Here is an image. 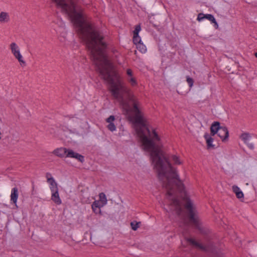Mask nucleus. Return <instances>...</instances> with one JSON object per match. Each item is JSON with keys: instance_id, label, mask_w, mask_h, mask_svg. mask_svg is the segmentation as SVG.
<instances>
[{"instance_id": "obj_1", "label": "nucleus", "mask_w": 257, "mask_h": 257, "mask_svg": "<svg viewBox=\"0 0 257 257\" xmlns=\"http://www.w3.org/2000/svg\"><path fill=\"white\" fill-rule=\"evenodd\" d=\"M132 111L135 113L133 117V123L140 126L136 128L137 133L142 143L144 150L150 153L152 162L154 164L159 180L163 187L167 190V194L172 196L177 188L182 190L184 185L180 179L175 168L172 166L169 160L163 154L159 145L155 142H159L160 137L156 130L151 131L144 121L141 111L136 102H134Z\"/></svg>"}, {"instance_id": "obj_2", "label": "nucleus", "mask_w": 257, "mask_h": 257, "mask_svg": "<svg viewBox=\"0 0 257 257\" xmlns=\"http://www.w3.org/2000/svg\"><path fill=\"white\" fill-rule=\"evenodd\" d=\"M69 17H83V10L72 0H52Z\"/></svg>"}, {"instance_id": "obj_3", "label": "nucleus", "mask_w": 257, "mask_h": 257, "mask_svg": "<svg viewBox=\"0 0 257 257\" xmlns=\"http://www.w3.org/2000/svg\"><path fill=\"white\" fill-rule=\"evenodd\" d=\"M184 207L188 212V216L190 221L194 225L195 228L199 230L201 234H206V232L201 226L198 220V217L195 214V209L193 207V203L189 199L187 200V202L185 203Z\"/></svg>"}, {"instance_id": "obj_4", "label": "nucleus", "mask_w": 257, "mask_h": 257, "mask_svg": "<svg viewBox=\"0 0 257 257\" xmlns=\"http://www.w3.org/2000/svg\"><path fill=\"white\" fill-rule=\"evenodd\" d=\"M10 48L12 54L15 56V58L17 59L20 63V65L22 67H25L26 66V62L23 59V57L21 55L20 49L16 43H12L10 45Z\"/></svg>"}, {"instance_id": "obj_5", "label": "nucleus", "mask_w": 257, "mask_h": 257, "mask_svg": "<svg viewBox=\"0 0 257 257\" xmlns=\"http://www.w3.org/2000/svg\"><path fill=\"white\" fill-rule=\"evenodd\" d=\"M50 190L52 193L51 200L57 205H60L62 201L59 195L57 184L50 186Z\"/></svg>"}, {"instance_id": "obj_6", "label": "nucleus", "mask_w": 257, "mask_h": 257, "mask_svg": "<svg viewBox=\"0 0 257 257\" xmlns=\"http://www.w3.org/2000/svg\"><path fill=\"white\" fill-rule=\"evenodd\" d=\"M204 19H207L210 21L212 23L214 24V27L216 28H217L218 27V24L214 17V16L211 14H204L202 13H200L198 15L197 20L200 22L204 20Z\"/></svg>"}, {"instance_id": "obj_7", "label": "nucleus", "mask_w": 257, "mask_h": 257, "mask_svg": "<svg viewBox=\"0 0 257 257\" xmlns=\"http://www.w3.org/2000/svg\"><path fill=\"white\" fill-rule=\"evenodd\" d=\"M70 150L66 148L60 147L54 150L52 153L59 158H68L67 155Z\"/></svg>"}, {"instance_id": "obj_8", "label": "nucleus", "mask_w": 257, "mask_h": 257, "mask_svg": "<svg viewBox=\"0 0 257 257\" xmlns=\"http://www.w3.org/2000/svg\"><path fill=\"white\" fill-rule=\"evenodd\" d=\"M240 138L243 141L244 143L247 146L249 149L250 150H253L254 149V144L250 142L251 139V136L249 133H242L240 135Z\"/></svg>"}, {"instance_id": "obj_9", "label": "nucleus", "mask_w": 257, "mask_h": 257, "mask_svg": "<svg viewBox=\"0 0 257 257\" xmlns=\"http://www.w3.org/2000/svg\"><path fill=\"white\" fill-rule=\"evenodd\" d=\"M217 134L222 142H225L228 139L229 137V132L227 128L224 126H222Z\"/></svg>"}, {"instance_id": "obj_10", "label": "nucleus", "mask_w": 257, "mask_h": 257, "mask_svg": "<svg viewBox=\"0 0 257 257\" xmlns=\"http://www.w3.org/2000/svg\"><path fill=\"white\" fill-rule=\"evenodd\" d=\"M68 158H75L81 163L84 161V157L77 153L74 152L72 150H69L67 155Z\"/></svg>"}, {"instance_id": "obj_11", "label": "nucleus", "mask_w": 257, "mask_h": 257, "mask_svg": "<svg viewBox=\"0 0 257 257\" xmlns=\"http://www.w3.org/2000/svg\"><path fill=\"white\" fill-rule=\"evenodd\" d=\"M222 126H220L218 121H214L210 127V134L212 136H214L216 134Z\"/></svg>"}, {"instance_id": "obj_12", "label": "nucleus", "mask_w": 257, "mask_h": 257, "mask_svg": "<svg viewBox=\"0 0 257 257\" xmlns=\"http://www.w3.org/2000/svg\"><path fill=\"white\" fill-rule=\"evenodd\" d=\"M115 117L113 115L109 116L106 119V121L109 124L107 125V127L108 130L111 132H113L116 130V126L113 121L114 120Z\"/></svg>"}, {"instance_id": "obj_13", "label": "nucleus", "mask_w": 257, "mask_h": 257, "mask_svg": "<svg viewBox=\"0 0 257 257\" xmlns=\"http://www.w3.org/2000/svg\"><path fill=\"white\" fill-rule=\"evenodd\" d=\"M187 242H189L191 244L195 246L202 250L206 251V247L200 243L197 242L195 240L192 238H188L187 239Z\"/></svg>"}, {"instance_id": "obj_14", "label": "nucleus", "mask_w": 257, "mask_h": 257, "mask_svg": "<svg viewBox=\"0 0 257 257\" xmlns=\"http://www.w3.org/2000/svg\"><path fill=\"white\" fill-rule=\"evenodd\" d=\"M204 138L206 140L207 149L211 148H214V145L212 144L214 139L212 138V136L208 133H206L204 135Z\"/></svg>"}, {"instance_id": "obj_15", "label": "nucleus", "mask_w": 257, "mask_h": 257, "mask_svg": "<svg viewBox=\"0 0 257 257\" xmlns=\"http://www.w3.org/2000/svg\"><path fill=\"white\" fill-rule=\"evenodd\" d=\"M18 198V189L17 187L12 189L11 195V200L16 204Z\"/></svg>"}, {"instance_id": "obj_16", "label": "nucleus", "mask_w": 257, "mask_h": 257, "mask_svg": "<svg viewBox=\"0 0 257 257\" xmlns=\"http://www.w3.org/2000/svg\"><path fill=\"white\" fill-rule=\"evenodd\" d=\"M232 190L233 192L235 194L236 196L238 199H243L244 194L238 186L233 185L232 186Z\"/></svg>"}, {"instance_id": "obj_17", "label": "nucleus", "mask_w": 257, "mask_h": 257, "mask_svg": "<svg viewBox=\"0 0 257 257\" xmlns=\"http://www.w3.org/2000/svg\"><path fill=\"white\" fill-rule=\"evenodd\" d=\"M100 207L101 206L99 201H94L91 205L92 209L93 211L96 214L98 212H100Z\"/></svg>"}, {"instance_id": "obj_18", "label": "nucleus", "mask_w": 257, "mask_h": 257, "mask_svg": "<svg viewBox=\"0 0 257 257\" xmlns=\"http://www.w3.org/2000/svg\"><path fill=\"white\" fill-rule=\"evenodd\" d=\"M46 177L47 179V182L50 184L51 186H53L57 184L50 173H46Z\"/></svg>"}, {"instance_id": "obj_19", "label": "nucleus", "mask_w": 257, "mask_h": 257, "mask_svg": "<svg viewBox=\"0 0 257 257\" xmlns=\"http://www.w3.org/2000/svg\"><path fill=\"white\" fill-rule=\"evenodd\" d=\"M9 20V17L8 13L6 12H1L0 14V22H8Z\"/></svg>"}, {"instance_id": "obj_20", "label": "nucleus", "mask_w": 257, "mask_h": 257, "mask_svg": "<svg viewBox=\"0 0 257 257\" xmlns=\"http://www.w3.org/2000/svg\"><path fill=\"white\" fill-rule=\"evenodd\" d=\"M136 46L138 50L141 53H145L147 51L146 46L143 43H139Z\"/></svg>"}, {"instance_id": "obj_21", "label": "nucleus", "mask_w": 257, "mask_h": 257, "mask_svg": "<svg viewBox=\"0 0 257 257\" xmlns=\"http://www.w3.org/2000/svg\"><path fill=\"white\" fill-rule=\"evenodd\" d=\"M127 81L130 83L132 86L135 87L138 85V82L135 77H132L127 78Z\"/></svg>"}, {"instance_id": "obj_22", "label": "nucleus", "mask_w": 257, "mask_h": 257, "mask_svg": "<svg viewBox=\"0 0 257 257\" xmlns=\"http://www.w3.org/2000/svg\"><path fill=\"white\" fill-rule=\"evenodd\" d=\"M140 222L134 221L131 223V226L133 230H137L140 227Z\"/></svg>"}, {"instance_id": "obj_23", "label": "nucleus", "mask_w": 257, "mask_h": 257, "mask_svg": "<svg viewBox=\"0 0 257 257\" xmlns=\"http://www.w3.org/2000/svg\"><path fill=\"white\" fill-rule=\"evenodd\" d=\"M133 42L135 45L139 44L142 42L141 38L139 35H134L133 36Z\"/></svg>"}, {"instance_id": "obj_24", "label": "nucleus", "mask_w": 257, "mask_h": 257, "mask_svg": "<svg viewBox=\"0 0 257 257\" xmlns=\"http://www.w3.org/2000/svg\"><path fill=\"white\" fill-rule=\"evenodd\" d=\"M172 160L174 163L176 165H180L181 164L179 157L177 156L173 155L172 157Z\"/></svg>"}, {"instance_id": "obj_25", "label": "nucleus", "mask_w": 257, "mask_h": 257, "mask_svg": "<svg viewBox=\"0 0 257 257\" xmlns=\"http://www.w3.org/2000/svg\"><path fill=\"white\" fill-rule=\"evenodd\" d=\"M186 81L187 82L189 87L191 88L192 87L194 83V80L189 76H186Z\"/></svg>"}, {"instance_id": "obj_26", "label": "nucleus", "mask_w": 257, "mask_h": 257, "mask_svg": "<svg viewBox=\"0 0 257 257\" xmlns=\"http://www.w3.org/2000/svg\"><path fill=\"white\" fill-rule=\"evenodd\" d=\"M141 30L140 24L137 25L135 26V29L133 32L134 35H139L140 31Z\"/></svg>"}, {"instance_id": "obj_27", "label": "nucleus", "mask_w": 257, "mask_h": 257, "mask_svg": "<svg viewBox=\"0 0 257 257\" xmlns=\"http://www.w3.org/2000/svg\"><path fill=\"white\" fill-rule=\"evenodd\" d=\"M99 197L102 202H104V204H105L107 202V199L105 194L103 193H100Z\"/></svg>"}, {"instance_id": "obj_28", "label": "nucleus", "mask_w": 257, "mask_h": 257, "mask_svg": "<svg viewBox=\"0 0 257 257\" xmlns=\"http://www.w3.org/2000/svg\"><path fill=\"white\" fill-rule=\"evenodd\" d=\"M126 74L127 75V76H128V78L134 77L133 76V72L131 69H130V68L127 69L126 70Z\"/></svg>"}, {"instance_id": "obj_29", "label": "nucleus", "mask_w": 257, "mask_h": 257, "mask_svg": "<svg viewBox=\"0 0 257 257\" xmlns=\"http://www.w3.org/2000/svg\"><path fill=\"white\" fill-rule=\"evenodd\" d=\"M111 52L115 55V57L116 58H117L118 57V52L117 51V50L114 48H112L111 49Z\"/></svg>"}, {"instance_id": "obj_30", "label": "nucleus", "mask_w": 257, "mask_h": 257, "mask_svg": "<svg viewBox=\"0 0 257 257\" xmlns=\"http://www.w3.org/2000/svg\"><path fill=\"white\" fill-rule=\"evenodd\" d=\"M66 117H67L69 118H72L74 117V116L73 115L71 114V115H67V116H66Z\"/></svg>"}]
</instances>
